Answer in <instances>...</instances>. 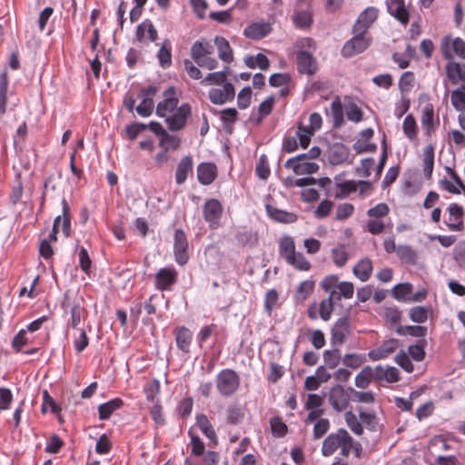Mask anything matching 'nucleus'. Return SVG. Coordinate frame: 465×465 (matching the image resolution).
Here are the masks:
<instances>
[{"label":"nucleus","mask_w":465,"mask_h":465,"mask_svg":"<svg viewBox=\"0 0 465 465\" xmlns=\"http://www.w3.org/2000/svg\"><path fill=\"white\" fill-rule=\"evenodd\" d=\"M328 400L333 410L341 412L349 406L351 400V391L349 388L345 389L342 385L337 384L330 390Z\"/></svg>","instance_id":"6"},{"label":"nucleus","mask_w":465,"mask_h":465,"mask_svg":"<svg viewBox=\"0 0 465 465\" xmlns=\"http://www.w3.org/2000/svg\"><path fill=\"white\" fill-rule=\"evenodd\" d=\"M265 209L268 216L275 222L292 223L297 221V215L294 213L281 210L270 204H266Z\"/></svg>","instance_id":"24"},{"label":"nucleus","mask_w":465,"mask_h":465,"mask_svg":"<svg viewBox=\"0 0 465 465\" xmlns=\"http://www.w3.org/2000/svg\"><path fill=\"white\" fill-rule=\"evenodd\" d=\"M227 422L232 425H236L241 422L243 419L244 413L242 410L236 405L228 406L227 410Z\"/></svg>","instance_id":"53"},{"label":"nucleus","mask_w":465,"mask_h":465,"mask_svg":"<svg viewBox=\"0 0 465 465\" xmlns=\"http://www.w3.org/2000/svg\"><path fill=\"white\" fill-rule=\"evenodd\" d=\"M8 77L6 73L0 74V115L5 113L7 103Z\"/></svg>","instance_id":"43"},{"label":"nucleus","mask_w":465,"mask_h":465,"mask_svg":"<svg viewBox=\"0 0 465 465\" xmlns=\"http://www.w3.org/2000/svg\"><path fill=\"white\" fill-rule=\"evenodd\" d=\"M335 186L340 189L339 192L334 193L336 199H343L347 197L351 193L357 190L356 183L353 181L341 182L340 175L335 176Z\"/></svg>","instance_id":"35"},{"label":"nucleus","mask_w":465,"mask_h":465,"mask_svg":"<svg viewBox=\"0 0 465 465\" xmlns=\"http://www.w3.org/2000/svg\"><path fill=\"white\" fill-rule=\"evenodd\" d=\"M440 49L445 58L450 59L453 54L465 59V41L460 37L446 35L441 40Z\"/></svg>","instance_id":"9"},{"label":"nucleus","mask_w":465,"mask_h":465,"mask_svg":"<svg viewBox=\"0 0 465 465\" xmlns=\"http://www.w3.org/2000/svg\"><path fill=\"white\" fill-rule=\"evenodd\" d=\"M292 20L297 28H307L312 24V15L309 10H298L293 14Z\"/></svg>","instance_id":"39"},{"label":"nucleus","mask_w":465,"mask_h":465,"mask_svg":"<svg viewBox=\"0 0 465 465\" xmlns=\"http://www.w3.org/2000/svg\"><path fill=\"white\" fill-rule=\"evenodd\" d=\"M214 44L217 46L219 58L227 64L232 63L233 54L229 42L223 36H215Z\"/></svg>","instance_id":"29"},{"label":"nucleus","mask_w":465,"mask_h":465,"mask_svg":"<svg viewBox=\"0 0 465 465\" xmlns=\"http://www.w3.org/2000/svg\"><path fill=\"white\" fill-rule=\"evenodd\" d=\"M412 292V284L410 282L399 283L391 290V295L398 301L406 300L407 296Z\"/></svg>","instance_id":"45"},{"label":"nucleus","mask_w":465,"mask_h":465,"mask_svg":"<svg viewBox=\"0 0 465 465\" xmlns=\"http://www.w3.org/2000/svg\"><path fill=\"white\" fill-rule=\"evenodd\" d=\"M350 333V322L347 316L341 317L334 323L331 331V343L332 345H341L344 343Z\"/></svg>","instance_id":"14"},{"label":"nucleus","mask_w":465,"mask_h":465,"mask_svg":"<svg viewBox=\"0 0 465 465\" xmlns=\"http://www.w3.org/2000/svg\"><path fill=\"white\" fill-rule=\"evenodd\" d=\"M314 286H315V283L312 280H306V281L300 282L296 289V293H295L296 300L299 302L305 301L313 292Z\"/></svg>","instance_id":"40"},{"label":"nucleus","mask_w":465,"mask_h":465,"mask_svg":"<svg viewBox=\"0 0 465 465\" xmlns=\"http://www.w3.org/2000/svg\"><path fill=\"white\" fill-rule=\"evenodd\" d=\"M446 74L453 84L462 83L460 86L465 89V63L449 62L445 67Z\"/></svg>","instance_id":"18"},{"label":"nucleus","mask_w":465,"mask_h":465,"mask_svg":"<svg viewBox=\"0 0 465 465\" xmlns=\"http://www.w3.org/2000/svg\"><path fill=\"white\" fill-rule=\"evenodd\" d=\"M296 253L294 240L290 235L282 236L279 241V254L285 262L292 260Z\"/></svg>","instance_id":"28"},{"label":"nucleus","mask_w":465,"mask_h":465,"mask_svg":"<svg viewBox=\"0 0 465 465\" xmlns=\"http://www.w3.org/2000/svg\"><path fill=\"white\" fill-rule=\"evenodd\" d=\"M354 275L361 282H367L372 272V262L369 258H363L353 267Z\"/></svg>","instance_id":"31"},{"label":"nucleus","mask_w":465,"mask_h":465,"mask_svg":"<svg viewBox=\"0 0 465 465\" xmlns=\"http://www.w3.org/2000/svg\"><path fill=\"white\" fill-rule=\"evenodd\" d=\"M252 99V89L249 86L242 88L237 95V105L243 110L250 106Z\"/></svg>","instance_id":"63"},{"label":"nucleus","mask_w":465,"mask_h":465,"mask_svg":"<svg viewBox=\"0 0 465 465\" xmlns=\"http://www.w3.org/2000/svg\"><path fill=\"white\" fill-rule=\"evenodd\" d=\"M297 70L300 74L313 75L318 71L316 58L308 51L300 50L296 54Z\"/></svg>","instance_id":"10"},{"label":"nucleus","mask_w":465,"mask_h":465,"mask_svg":"<svg viewBox=\"0 0 465 465\" xmlns=\"http://www.w3.org/2000/svg\"><path fill=\"white\" fill-rule=\"evenodd\" d=\"M414 74L411 71L404 72L399 80V88L401 93H408L413 87Z\"/></svg>","instance_id":"57"},{"label":"nucleus","mask_w":465,"mask_h":465,"mask_svg":"<svg viewBox=\"0 0 465 465\" xmlns=\"http://www.w3.org/2000/svg\"><path fill=\"white\" fill-rule=\"evenodd\" d=\"M191 114L192 109L189 104H181L169 116L164 117L168 129L172 132L182 130L186 125L187 119Z\"/></svg>","instance_id":"5"},{"label":"nucleus","mask_w":465,"mask_h":465,"mask_svg":"<svg viewBox=\"0 0 465 465\" xmlns=\"http://www.w3.org/2000/svg\"><path fill=\"white\" fill-rule=\"evenodd\" d=\"M344 419L347 426L356 435L360 436L363 433V427L361 420H359L357 416L351 411L345 412Z\"/></svg>","instance_id":"42"},{"label":"nucleus","mask_w":465,"mask_h":465,"mask_svg":"<svg viewBox=\"0 0 465 465\" xmlns=\"http://www.w3.org/2000/svg\"><path fill=\"white\" fill-rule=\"evenodd\" d=\"M351 400L358 402L372 403L375 401L374 394L371 391H358L353 388H349Z\"/></svg>","instance_id":"55"},{"label":"nucleus","mask_w":465,"mask_h":465,"mask_svg":"<svg viewBox=\"0 0 465 465\" xmlns=\"http://www.w3.org/2000/svg\"><path fill=\"white\" fill-rule=\"evenodd\" d=\"M451 104L457 111H465V89L463 86L451 92Z\"/></svg>","instance_id":"47"},{"label":"nucleus","mask_w":465,"mask_h":465,"mask_svg":"<svg viewBox=\"0 0 465 465\" xmlns=\"http://www.w3.org/2000/svg\"><path fill=\"white\" fill-rule=\"evenodd\" d=\"M196 425L200 428L201 431L212 441L217 440L216 432L211 424L209 419L204 414H198L196 416Z\"/></svg>","instance_id":"34"},{"label":"nucleus","mask_w":465,"mask_h":465,"mask_svg":"<svg viewBox=\"0 0 465 465\" xmlns=\"http://www.w3.org/2000/svg\"><path fill=\"white\" fill-rule=\"evenodd\" d=\"M193 167V159L190 155L183 156L177 165L175 172V182L178 184H183Z\"/></svg>","instance_id":"27"},{"label":"nucleus","mask_w":465,"mask_h":465,"mask_svg":"<svg viewBox=\"0 0 465 465\" xmlns=\"http://www.w3.org/2000/svg\"><path fill=\"white\" fill-rule=\"evenodd\" d=\"M434 167V149L432 145L425 147L423 152V172L425 176L430 177Z\"/></svg>","instance_id":"41"},{"label":"nucleus","mask_w":465,"mask_h":465,"mask_svg":"<svg viewBox=\"0 0 465 465\" xmlns=\"http://www.w3.org/2000/svg\"><path fill=\"white\" fill-rule=\"evenodd\" d=\"M402 130L405 134V136L410 141H415L417 140L418 136V126L416 120L412 114H408L403 121L402 124Z\"/></svg>","instance_id":"38"},{"label":"nucleus","mask_w":465,"mask_h":465,"mask_svg":"<svg viewBox=\"0 0 465 465\" xmlns=\"http://www.w3.org/2000/svg\"><path fill=\"white\" fill-rule=\"evenodd\" d=\"M220 114L223 126L229 134L232 132V125L237 121L238 112L235 108H226L220 112H215Z\"/></svg>","instance_id":"33"},{"label":"nucleus","mask_w":465,"mask_h":465,"mask_svg":"<svg viewBox=\"0 0 465 465\" xmlns=\"http://www.w3.org/2000/svg\"><path fill=\"white\" fill-rule=\"evenodd\" d=\"M365 361L363 355L356 354V353H347L344 355L342 359V362L346 367L351 369L359 368Z\"/></svg>","instance_id":"60"},{"label":"nucleus","mask_w":465,"mask_h":465,"mask_svg":"<svg viewBox=\"0 0 465 465\" xmlns=\"http://www.w3.org/2000/svg\"><path fill=\"white\" fill-rule=\"evenodd\" d=\"M331 111L334 126L339 127L343 122V107L339 97H336L331 104Z\"/></svg>","instance_id":"48"},{"label":"nucleus","mask_w":465,"mask_h":465,"mask_svg":"<svg viewBox=\"0 0 465 465\" xmlns=\"http://www.w3.org/2000/svg\"><path fill=\"white\" fill-rule=\"evenodd\" d=\"M257 176L262 180H267L271 174L268 159L265 154H262L259 158L258 163L255 168Z\"/></svg>","instance_id":"52"},{"label":"nucleus","mask_w":465,"mask_h":465,"mask_svg":"<svg viewBox=\"0 0 465 465\" xmlns=\"http://www.w3.org/2000/svg\"><path fill=\"white\" fill-rule=\"evenodd\" d=\"M387 12L402 25L406 26L410 21V12L404 0H386Z\"/></svg>","instance_id":"12"},{"label":"nucleus","mask_w":465,"mask_h":465,"mask_svg":"<svg viewBox=\"0 0 465 465\" xmlns=\"http://www.w3.org/2000/svg\"><path fill=\"white\" fill-rule=\"evenodd\" d=\"M420 122L425 134L430 135L434 132V109L431 104H427L422 108Z\"/></svg>","instance_id":"32"},{"label":"nucleus","mask_w":465,"mask_h":465,"mask_svg":"<svg viewBox=\"0 0 465 465\" xmlns=\"http://www.w3.org/2000/svg\"><path fill=\"white\" fill-rule=\"evenodd\" d=\"M163 100L160 103H158L156 106V114L159 117H166L167 113H172L174 111L178 106V97L176 96V91L173 86L168 87L163 92Z\"/></svg>","instance_id":"11"},{"label":"nucleus","mask_w":465,"mask_h":465,"mask_svg":"<svg viewBox=\"0 0 465 465\" xmlns=\"http://www.w3.org/2000/svg\"><path fill=\"white\" fill-rule=\"evenodd\" d=\"M124 405V401L120 398H114L105 403L99 405L98 413L101 420H108L113 412L119 410Z\"/></svg>","instance_id":"30"},{"label":"nucleus","mask_w":465,"mask_h":465,"mask_svg":"<svg viewBox=\"0 0 465 465\" xmlns=\"http://www.w3.org/2000/svg\"><path fill=\"white\" fill-rule=\"evenodd\" d=\"M202 213L203 220L211 230H216L222 226L221 220L223 214V206L218 199H207L202 207Z\"/></svg>","instance_id":"3"},{"label":"nucleus","mask_w":465,"mask_h":465,"mask_svg":"<svg viewBox=\"0 0 465 465\" xmlns=\"http://www.w3.org/2000/svg\"><path fill=\"white\" fill-rule=\"evenodd\" d=\"M177 279L174 268H162L155 275V287L158 290H168Z\"/></svg>","instance_id":"19"},{"label":"nucleus","mask_w":465,"mask_h":465,"mask_svg":"<svg viewBox=\"0 0 465 465\" xmlns=\"http://www.w3.org/2000/svg\"><path fill=\"white\" fill-rule=\"evenodd\" d=\"M136 39L139 42H142L145 35H147L148 39L152 42H154L158 38V33L156 28L154 27L153 22L149 19L143 21L136 27Z\"/></svg>","instance_id":"26"},{"label":"nucleus","mask_w":465,"mask_h":465,"mask_svg":"<svg viewBox=\"0 0 465 465\" xmlns=\"http://www.w3.org/2000/svg\"><path fill=\"white\" fill-rule=\"evenodd\" d=\"M272 31L271 25L265 22H257L249 25L243 30V35L252 40H260L267 36Z\"/></svg>","instance_id":"21"},{"label":"nucleus","mask_w":465,"mask_h":465,"mask_svg":"<svg viewBox=\"0 0 465 465\" xmlns=\"http://www.w3.org/2000/svg\"><path fill=\"white\" fill-rule=\"evenodd\" d=\"M323 361L326 367L330 369L336 368L341 361L340 351L338 349L324 351Z\"/></svg>","instance_id":"49"},{"label":"nucleus","mask_w":465,"mask_h":465,"mask_svg":"<svg viewBox=\"0 0 465 465\" xmlns=\"http://www.w3.org/2000/svg\"><path fill=\"white\" fill-rule=\"evenodd\" d=\"M207 84H224L226 82V72L209 73L202 81Z\"/></svg>","instance_id":"64"},{"label":"nucleus","mask_w":465,"mask_h":465,"mask_svg":"<svg viewBox=\"0 0 465 465\" xmlns=\"http://www.w3.org/2000/svg\"><path fill=\"white\" fill-rule=\"evenodd\" d=\"M429 310L422 306H416L411 309L410 318L412 322L417 323H423L428 319Z\"/></svg>","instance_id":"59"},{"label":"nucleus","mask_w":465,"mask_h":465,"mask_svg":"<svg viewBox=\"0 0 465 465\" xmlns=\"http://www.w3.org/2000/svg\"><path fill=\"white\" fill-rule=\"evenodd\" d=\"M449 216L445 220L448 228L452 232H459L464 228L463 225V208L457 203H450L447 208Z\"/></svg>","instance_id":"15"},{"label":"nucleus","mask_w":465,"mask_h":465,"mask_svg":"<svg viewBox=\"0 0 465 465\" xmlns=\"http://www.w3.org/2000/svg\"><path fill=\"white\" fill-rule=\"evenodd\" d=\"M344 431H346L345 429H339L336 433H331L326 437L322 447V453L323 456L329 457L332 455L338 448H340L343 440V434H341V432Z\"/></svg>","instance_id":"22"},{"label":"nucleus","mask_w":465,"mask_h":465,"mask_svg":"<svg viewBox=\"0 0 465 465\" xmlns=\"http://www.w3.org/2000/svg\"><path fill=\"white\" fill-rule=\"evenodd\" d=\"M177 348L184 354L190 353L193 341V332L184 326L177 327L173 331Z\"/></svg>","instance_id":"20"},{"label":"nucleus","mask_w":465,"mask_h":465,"mask_svg":"<svg viewBox=\"0 0 465 465\" xmlns=\"http://www.w3.org/2000/svg\"><path fill=\"white\" fill-rule=\"evenodd\" d=\"M399 346L397 339H389L384 341L378 348L371 350L368 352V357L371 361H380L388 358Z\"/></svg>","instance_id":"17"},{"label":"nucleus","mask_w":465,"mask_h":465,"mask_svg":"<svg viewBox=\"0 0 465 465\" xmlns=\"http://www.w3.org/2000/svg\"><path fill=\"white\" fill-rule=\"evenodd\" d=\"M188 434L191 438L192 454L195 456L204 454L205 446L200 437L195 435L192 430H189Z\"/></svg>","instance_id":"58"},{"label":"nucleus","mask_w":465,"mask_h":465,"mask_svg":"<svg viewBox=\"0 0 465 465\" xmlns=\"http://www.w3.org/2000/svg\"><path fill=\"white\" fill-rule=\"evenodd\" d=\"M350 156V151L342 143H334L329 152V161L332 165H339L346 163Z\"/></svg>","instance_id":"25"},{"label":"nucleus","mask_w":465,"mask_h":465,"mask_svg":"<svg viewBox=\"0 0 465 465\" xmlns=\"http://www.w3.org/2000/svg\"><path fill=\"white\" fill-rule=\"evenodd\" d=\"M371 367L367 366L362 369L361 372H359L355 377V386L360 389H366L371 381Z\"/></svg>","instance_id":"51"},{"label":"nucleus","mask_w":465,"mask_h":465,"mask_svg":"<svg viewBox=\"0 0 465 465\" xmlns=\"http://www.w3.org/2000/svg\"><path fill=\"white\" fill-rule=\"evenodd\" d=\"M216 388L219 393L224 397L234 394L240 387V376L232 369H223L216 375Z\"/></svg>","instance_id":"2"},{"label":"nucleus","mask_w":465,"mask_h":465,"mask_svg":"<svg viewBox=\"0 0 465 465\" xmlns=\"http://www.w3.org/2000/svg\"><path fill=\"white\" fill-rule=\"evenodd\" d=\"M271 430L275 437H283L287 432V425L283 422L282 418L274 417L271 420Z\"/></svg>","instance_id":"62"},{"label":"nucleus","mask_w":465,"mask_h":465,"mask_svg":"<svg viewBox=\"0 0 465 465\" xmlns=\"http://www.w3.org/2000/svg\"><path fill=\"white\" fill-rule=\"evenodd\" d=\"M292 260L286 262L287 264L294 267L298 271L307 272L311 269V262L302 252H297L292 257Z\"/></svg>","instance_id":"44"},{"label":"nucleus","mask_w":465,"mask_h":465,"mask_svg":"<svg viewBox=\"0 0 465 465\" xmlns=\"http://www.w3.org/2000/svg\"><path fill=\"white\" fill-rule=\"evenodd\" d=\"M213 52V44L205 38H201L193 44L190 54L198 66L213 70L218 66L216 58L211 56Z\"/></svg>","instance_id":"1"},{"label":"nucleus","mask_w":465,"mask_h":465,"mask_svg":"<svg viewBox=\"0 0 465 465\" xmlns=\"http://www.w3.org/2000/svg\"><path fill=\"white\" fill-rule=\"evenodd\" d=\"M379 10L374 6H369L362 11L353 25V31L368 33V29L378 17Z\"/></svg>","instance_id":"16"},{"label":"nucleus","mask_w":465,"mask_h":465,"mask_svg":"<svg viewBox=\"0 0 465 465\" xmlns=\"http://www.w3.org/2000/svg\"><path fill=\"white\" fill-rule=\"evenodd\" d=\"M313 135V132L309 129V127L299 124L298 130L296 133L297 140L299 139V143L302 148H307L311 142V137Z\"/></svg>","instance_id":"56"},{"label":"nucleus","mask_w":465,"mask_h":465,"mask_svg":"<svg viewBox=\"0 0 465 465\" xmlns=\"http://www.w3.org/2000/svg\"><path fill=\"white\" fill-rule=\"evenodd\" d=\"M189 243L185 232L182 229H176L173 235V255L179 265H184L189 260Z\"/></svg>","instance_id":"8"},{"label":"nucleus","mask_w":465,"mask_h":465,"mask_svg":"<svg viewBox=\"0 0 465 465\" xmlns=\"http://www.w3.org/2000/svg\"><path fill=\"white\" fill-rule=\"evenodd\" d=\"M217 177V167L213 163H201L197 166V178L203 185L211 184Z\"/></svg>","instance_id":"23"},{"label":"nucleus","mask_w":465,"mask_h":465,"mask_svg":"<svg viewBox=\"0 0 465 465\" xmlns=\"http://www.w3.org/2000/svg\"><path fill=\"white\" fill-rule=\"evenodd\" d=\"M161 146L163 147L166 151L169 149H177L181 144V139L173 134H169L167 132L164 133L163 136L161 138L160 141Z\"/></svg>","instance_id":"61"},{"label":"nucleus","mask_w":465,"mask_h":465,"mask_svg":"<svg viewBox=\"0 0 465 465\" xmlns=\"http://www.w3.org/2000/svg\"><path fill=\"white\" fill-rule=\"evenodd\" d=\"M354 36L348 40L342 49L341 55L349 58L364 52L371 44L372 38L369 33L353 31Z\"/></svg>","instance_id":"4"},{"label":"nucleus","mask_w":465,"mask_h":465,"mask_svg":"<svg viewBox=\"0 0 465 465\" xmlns=\"http://www.w3.org/2000/svg\"><path fill=\"white\" fill-rule=\"evenodd\" d=\"M396 253L402 262L408 264H415L417 262V252L410 245H399Z\"/></svg>","instance_id":"37"},{"label":"nucleus","mask_w":465,"mask_h":465,"mask_svg":"<svg viewBox=\"0 0 465 465\" xmlns=\"http://www.w3.org/2000/svg\"><path fill=\"white\" fill-rule=\"evenodd\" d=\"M305 154H298L295 157L290 158L284 163L287 169H292L297 175L301 174H312L318 172L319 165L316 163L309 161Z\"/></svg>","instance_id":"7"},{"label":"nucleus","mask_w":465,"mask_h":465,"mask_svg":"<svg viewBox=\"0 0 465 465\" xmlns=\"http://www.w3.org/2000/svg\"><path fill=\"white\" fill-rule=\"evenodd\" d=\"M235 90L231 83H225L223 88H212L208 96L213 104H223L234 99Z\"/></svg>","instance_id":"13"},{"label":"nucleus","mask_w":465,"mask_h":465,"mask_svg":"<svg viewBox=\"0 0 465 465\" xmlns=\"http://www.w3.org/2000/svg\"><path fill=\"white\" fill-rule=\"evenodd\" d=\"M359 417L362 423L365 424L368 430L371 431H378L380 430L377 417L374 412H367L361 411Z\"/></svg>","instance_id":"50"},{"label":"nucleus","mask_w":465,"mask_h":465,"mask_svg":"<svg viewBox=\"0 0 465 465\" xmlns=\"http://www.w3.org/2000/svg\"><path fill=\"white\" fill-rule=\"evenodd\" d=\"M332 261L338 267H342L348 261L349 255L345 245L340 244L331 250Z\"/></svg>","instance_id":"46"},{"label":"nucleus","mask_w":465,"mask_h":465,"mask_svg":"<svg viewBox=\"0 0 465 465\" xmlns=\"http://www.w3.org/2000/svg\"><path fill=\"white\" fill-rule=\"evenodd\" d=\"M159 64L162 68H169L172 64V47L170 41L166 39L157 53Z\"/></svg>","instance_id":"36"},{"label":"nucleus","mask_w":465,"mask_h":465,"mask_svg":"<svg viewBox=\"0 0 465 465\" xmlns=\"http://www.w3.org/2000/svg\"><path fill=\"white\" fill-rule=\"evenodd\" d=\"M153 100L151 97L142 98V102L135 107L137 114L142 117H149L153 111Z\"/></svg>","instance_id":"54"}]
</instances>
